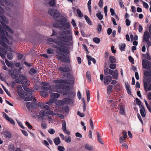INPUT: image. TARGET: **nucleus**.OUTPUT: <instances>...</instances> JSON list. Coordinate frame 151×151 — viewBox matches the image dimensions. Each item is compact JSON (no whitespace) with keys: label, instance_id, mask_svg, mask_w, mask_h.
I'll return each mask as SVG.
<instances>
[{"label":"nucleus","instance_id":"f257e3e1","mask_svg":"<svg viewBox=\"0 0 151 151\" xmlns=\"http://www.w3.org/2000/svg\"><path fill=\"white\" fill-rule=\"evenodd\" d=\"M52 31V34L51 35L52 37L48 39L47 41L56 43L58 46L54 47L56 48L57 50L62 51L66 43L72 40V37L71 35V33L70 30L60 32L58 33L53 30Z\"/></svg>","mask_w":151,"mask_h":151},{"label":"nucleus","instance_id":"f03ea898","mask_svg":"<svg viewBox=\"0 0 151 151\" xmlns=\"http://www.w3.org/2000/svg\"><path fill=\"white\" fill-rule=\"evenodd\" d=\"M0 17H1L0 22L3 27H2L0 24V34L2 35L1 38L4 41L9 44H11V43L9 42L8 39L6 37H8L10 38V37L8 35V33L4 29L8 31L11 34H13V32L9 27L6 25L9 22L7 18L5 16L3 15H1V14H0Z\"/></svg>","mask_w":151,"mask_h":151},{"label":"nucleus","instance_id":"7ed1b4c3","mask_svg":"<svg viewBox=\"0 0 151 151\" xmlns=\"http://www.w3.org/2000/svg\"><path fill=\"white\" fill-rule=\"evenodd\" d=\"M53 83L56 84L54 87L53 91L57 92H61V89L66 90L67 91L70 89L69 86L63 84H68L69 85L73 84L74 83V81H70L64 80H56L53 81Z\"/></svg>","mask_w":151,"mask_h":151},{"label":"nucleus","instance_id":"20e7f679","mask_svg":"<svg viewBox=\"0 0 151 151\" xmlns=\"http://www.w3.org/2000/svg\"><path fill=\"white\" fill-rule=\"evenodd\" d=\"M67 19L64 18H62L60 20L56 21V23L53 24V27L60 28L61 30H65L70 28V23L67 22Z\"/></svg>","mask_w":151,"mask_h":151},{"label":"nucleus","instance_id":"39448f33","mask_svg":"<svg viewBox=\"0 0 151 151\" xmlns=\"http://www.w3.org/2000/svg\"><path fill=\"white\" fill-rule=\"evenodd\" d=\"M17 89L18 93L19 95L22 99H25L24 100L25 101H30L33 99V101L34 102L35 101V99L33 96H31L30 97H25V96L24 93L22 90V86L19 85L17 87Z\"/></svg>","mask_w":151,"mask_h":151},{"label":"nucleus","instance_id":"423d86ee","mask_svg":"<svg viewBox=\"0 0 151 151\" xmlns=\"http://www.w3.org/2000/svg\"><path fill=\"white\" fill-rule=\"evenodd\" d=\"M58 58L61 60L63 62H66L69 63L70 60L69 58V56L68 55H64L60 54V53L57 55Z\"/></svg>","mask_w":151,"mask_h":151},{"label":"nucleus","instance_id":"0eeeda50","mask_svg":"<svg viewBox=\"0 0 151 151\" xmlns=\"http://www.w3.org/2000/svg\"><path fill=\"white\" fill-rule=\"evenodd\" d=\"M15 81L16 82L19 84H20L21 83L22 84H23L24 81L27 82V78L25 76L22 75L20 74L19 76L18 77H17L15 79Z\"/></svg>","mask_w":151,"mask_h":151},{"label":"nucleus","instance_id":"6e6552de","mask_svg":"<svg viewBox=\"0 0 151 151\" xmlns=\"http://www.w3.org/2000/svg\"><path fill=\"white\" fill-rule=\"evenodd\" d=\"M49 14L55 18H57L60 16V14L59 12L56 9H50L48 11Z\"/></svg>","mask_w":151,"mask_h":151},{"label":"nucleus","instance_id":"1a4fd4ad","mask_svg":"<svg viewBox=\"0 0 151 151\" xmlns=\"http://www.w3.org/2000/svg\"><path fill=\"white\" fill-rule=\"evenodd\" d=\"M142 65L143 68L149 70L151 68V63L150 62L146 59L142 61Z\"/></svg>","mask_w":151,"mask_h":151},{"label":"nucleus","instance_id":"9d476101","mask_svg":"<svg viewBox=\"0 0 151 151\" xmlns=\"http://www.w3.org/2000/svg\"><path fill=\"white\" fill-rule=\"evenodd\" d=\"M42 89L45 91H47L49 90H52L51 88H53L52 86H50L49 83H42Z\"/></svg>","mask_w":151,"mask_h":151},{"label":"nucleus","instance_id":"9b49d317","mask_svg":"<svg viewBox=\"0 0 151 151\" xmlns=\"http://www.w3.org/2000/svg\"><path fill=\"white\" fill-rule=\"evenodd\" d=\"M3 2L6 3V5L10 7L13 6L17 3L15 0H12V1H7V0H1Z\"/></svg>","mask_w":151,"mask_h":151},{"label":"nucleus","instance_id":"f8f14e48","mask_svg":"<svg viewBox=\"0 0 151 151\" xmlns=\"http://www.w3.org/2000/svg\"><path fill=\"white\" fill-rule=\"evenodd\" d=\"M3 117L8 121L10 122L11 124L13 125H15V123L14 121L12 119L9 118L7 115L4 112L2 113Z\"/></svg>","mask_w":151,"mask_h":151},{"label":"nucleus","instance_id":"ddd939ff","mask_svg":"<svg viewBox=\"0 0 151 151\" xmlns=\"http://www.w3.org/2000/svg\"><path fill=\"white\" fill-rule=\"evenodd\" d=\"M112 80V77L111 76H108L104 78V83L105 85H107L109 84Z\"/></svg>","mask_w":151,"mask_h":151},{"label":"nucleus","instance_id":"4468645a","mask_svg":"<svg viewBox=\"0 0 151 151\" xmlns=\"http://www.w3.org/2000/svg\"><path fill=\"white\" fill-rule=\"evenodd\" d=\"M150 37V35L148 31H146L144 34L143 37V42H144L146 41L149 40Z\"/></svg>","mask_w":151,"mask_h":151},{"label":"nucleus","instance_id":"2eb2a0df","mask_svg":"<svg viewBox=\"0 0 151 151\" xmlns=\"http://www.w3.org/2000/svg\"><path fill=\"white\" fill-rule=\"evenodd\" d=\"M58 69L60 71L64 72H68L69 70V68L68 66L60 67L58 68Z\"/></svg>","mask_w":151,"mask_h":151},{"label":"nucleus","instance_id":"dca6fc26","mask_svg":"<svg viewBox=\"0 0 151 151\" xmlns=\"http://www.w3.org/2000/svg\"><path fill=\"white\" fill-rule=\"evenodd\" d=\"M119 112L122 115H124L125 114L124 108L123 106L122 105H119Z\"/></svg>","mask_w":151,"mask_h":151},{"label":"nucleus","instance_id":"f3484780","mask_svg":"<svg viewBox=\"0 0 151 151\" xmlns=\"http://www.w3.org/2000/svg\"><path fill=\"white\" fill-rule=\"evenodd\" d=\"M63 101L64 103L67 104H72L73 103V101L72 99L68 98H65L63 99Z\"/></svg>","mask_w":151,"mask_h":151},{"label":"nucleus","instance_id":"a211bd4d","mask_svg":"<svg viewBox=\"0 0 151 151\" xmlns=\"http://www.w3.org/2000/svg\"><path fill=\"white\" fill-rule=\"evenodd\" d=\"M52 90H51V91H50V93L51 94L50 97L55 99L58 98L60 96V95L58 93H52Z\"/></svg>","mask_w":151,"mask_h":151},{"label":"nucleus","instance_id":"6ab92c4d","mask_svg":"<svg viewBox=\"0 0 151 151\" xmlns=\"http://www.w3.org/2000/svg\"><path fill=\"white\" fill-rule=\"evenodd\" d=\"M144 86L145 90L146 91H148L151 90V84L148 86L147 83L145 82L144 83Z\"/></svg>","mask_w":151,"mask_h":151},{"label":"nucleus","instance_id":"aec40b11","mask_svg":"<svg viewBox=\"0 0 151 151\" xmlns=\"http://www.w3.org/2000/svg\"><path fill=\"white\" fill-rule=\"evenodd\" d=\"M4 136L7 139L10 138L12 137V134L11 133L8 131H5L3 133Z\"/></svg>","mask_w":151,"mask_h":151},{"label":"nucleus","instance_id":"412c9836","mask_svg":"<svg viewBox=\"0 0 151 151\" xmlns=\"http://www.w3.org/2000/svg\"><path fill=\"white\" fill-rule=\"evenodd\" d=\"M41 109H44L45 110H48L49 109V107L48 106L46 105L45 104H41L39 105Z\"/></svg>","mask_w":151,"mask_h":151},{"label":"nucleus","instance_id":"4be33fe9","mask_svg":"<svg viewBox=\"0 0 151 151\" xmlns=\"http://www.w3.org/2000/svg\"><path fill=\"white\" fill-rule=\"evenodd\" d=\"M24 90L26 91L27 92H29L28 93H27L26 92L24 93L25 96H30L32 95V91H31L28 88H24Z\"/></svg>","mask_w":151,"mask_h":151},{"label":"nucleus","instance_id":"5701e85b","mask_svg":"<svg viewBox=\"0 0 151 151\" xmlns=\"http://www.w3.org/2000/svg\"><path fill=\"white\" fill-rule=\"evenodd\" d=\"M33 100V99H32V100L33 101V103L35 102L36 100H35V101L34 102V101ZM33 104H34V103H31L30 102H28L26 103V106L28 110H30V107H32Z\"/></svg>","mask_w":151,"mask_h":151},{"label":"nucleus","instance_id":"b1692460","mask_svg":"<svg viewBox=\"0 0 151 151\" xmlns=\"http://www.w3.org/2000/svg\"><path fill=\"white\" fill-rule=\"evenodd\" d=\"M66 94H68L69 96L71 97H74L76 95L75 92L72 91H68V93Z\"/></svg>","mask_w":151,"mask_h":151},{"label":"nucleus","instance_id":"393cba45","mask_svg":"<svg viewBox=\"0 0 151 151\" xmlns=\"http://www.w3.org/2000/svg\"><path fill=\"white\" fill-rule=\"evenodd\" d=\"M84 147L86 149L89 151L92 150L93 149V146L88 144H85Z\"/></svg>","mask_w":151,"mask_h":151},{"label":"nucleus","instance_id":"a878e982","mask_svg":"<svg viewBox=\"0 0 151 151\" xmlns=\"http://www.w3.org/2000/svg\"><path fill=\"white\" fill-rule=\"evenodd\" d=\"M91 0H89L87 3L88 8L90 14H91Z\"/></svg>","mask_w":151,"mask_h":151},{"label":"nucleus","instance_id":"bb28decb","mask_svg":"<svg viewBox=\"0 0 151 151\" xmlns=\"http://www.w3.org/2000/svg\"><path fill=\"white\" fill-rule=\"evenodd\" d=\"M96 134L97 136V140L101 144H103V143L102 142V140H101V136L100 133H99V132H97Z\"/></svg>","mask_w":151,"mask_h":151},{"label":"nucleus","instance_id":"cd10ccee","mask_svg":"<svg viewBox=\"0 0 151 151\" xmlns=\"http://www.w3.org/2000/svg\"><path fill=\"white\" fill-rule=\"evenodd\" d=\"M86 77L88 79V81L90 82L91 81V74L89 71H88L86 74Z\"/></svg>","mask_w":151,"mask_h":151},{"label":"nucleus","instance_id":"c85d7f7f","mask_svg":"<svg viewBox=\"0 0 151 151\" xmlns=\"http://www.w3.org/2000/svg\"><path fill=\"white\" fill-rule=\"evenodd\" d=\"M54 142L56 145H58L60 143V139L58 137L55 138L54 139Z\"/></svg>","mask_w":151,"mask_h":151},{"label":"nucleus","instance_id":"c756f323","mask_svg":"<svg viewBox=\"0 0 151 151\" xmlns=\"http://www.w3.org/2000/svg\"><path fill=\"white\" fill-rule=\"evenodd\" d=\"M118 73L117 70H115L113 74L112 77L113 79H116L117 78L118 76Z\"/></svg>","mask_w":151,"mask_h":151},{"label":"nucleus","instance_id":"7c9ffc66","mask_svg":"<svg viewBox=\"0 0 151 151\" xmlns=\"http://www.w3.org/2000/svg\"><path fill=\"white\" fill-rule=\"evenodd\" d=\"M110 62L112 63H116V59L114 56L110 55L109 57Z\"/></svg>","mask_w":151,"mask_h":151},{"label":"nucleus","instance_id":"2f4dec72","mask_svg":"<svg viewBox=\"0 0 151 151\" xmlns=\"http://www.w3.org/2000/svg\"><path fill=\"white\" fill-rule=\"evenodd\" d=\"M84 18L86 21L87 23L89 25H92V22H91V20L90 18L86 15L84 16Z\"/></svg>","mask_w":151,"mask_h":151},{"label":"nucleus","instance_id":"473e14b6","mask_svg":"<svg viewBox=\"0 0 151 151\" xmlns=\"http://www.w3.org/2000/svg\"><path fill=\"white\" fill-rule=\"evenodd\" d=\"M142 107V109L140 110V113L141 115L143 117H144L145 116V108L143 106H141Z\"/></svg>","mask_w":151,"mask_h":151},{"label":"nucleus","instance_id":"72a5a7b5","mask_svg":"<svg viewBox=\"0 0 151 151\" xmlns=\"http://www.w3.org/2000/svg\"><path fill=\"white\" fill-rule=\"evenodd\" d=\"M125 85L128 93L129 94L131 95V91L130 86L127 83H125Z\"/></svg>","mask_w":151,"mask_h":151},{"label":"nucleus","instance_id":"f704fd0d","mask_svg":"<svg viewBox=\"0 0 151 151\" xmlns=\"http://www.w3.org/2000/svg\"><path fill=\"white\" fill-rule=\"evenodd\" d=\"M39 114L41 117L45 116L47 115L46 111L44 110H41Z\"/></svg>","mask_w":151,"mask_h":151},{"label":"nucleus","instance_id":"c9c22d12","mask_svg":"<svg viewBox=\"0 0 151 151\" xmlns=\"http://www.w3.org/2000/svg\"><path fill=\"white\" fill-rule=\"evenodd\" d=\"M62 124L63 131H65V130L66 129V121L64 120H63Z\"/></svg>","mask_w":151,"mask_h":151},{"label":"nucleus","instance_id":"e433bc0d","mask_svg":"<svg viewBox=\"0 0 151 151\" xmlns=\"http://www.w3.org/2000/svg\"><path fill=\"white\" fill-rule=\"evenodd\" d=\"M40 93L41 96L44 97H46L48 96V92L44 91H40Z\"/></svg>","mask_w":151,"mask_h":151},{"label":"nucleus","instance_id":"4c0bfd02","mask_svg":"<svg viewBox=\"0 0 151 151\" xmlns=\"http://www.w3.org/2000/svg\"><path fill=\"white\" fill-rule=\"evenodd\" d=\"M112 88L113 86L112 85H110L108 86L107 88V93L108 94H109L111 93Z\"/></svg>","mask_w":151,"mask_h":151},{"label":"nucleus","instance_id":"58836bf2","mask_svg":"<svg viewBox=\"0 0 151 151\" xmlns=\"http://www.w3.org/2000/svg\"><path fill=\"white\" fill-rule=\"evenodd\" d=\"M86 57L88 60L90 61H92L94 64L96 63V61L93 58L91 57L88 55H87Z\"/></svg>","mask_w":151,"mask_h":151},{"label":"nucleus","instance_id":"ea45409f","mask_svg":"<svg viewBox=\"0 0 151 151\" xmlns=\"http://www.w3.org/2000/svg\"><path fill=\"white\" fill-rule=\"evenodd\" d=\"M126 45L124 43H122L119 45V47L120 50L122 51H123L125 48Z\"/></svg>","mask_w":151,"mask_h":151},{"label":"nucleus","instance_id":"a19ab883","mask_svg":"<svg viewBox=\"0 0 151 151\" xmlns=\"http://www.w3.org/2000/svg\"><path fill=\"white\" fill-rule=\"evenodd\" d=\"M56 100V99H55L50 97L49 101L46 103V104H52L55 102Z\"/></svg>","mask_w":151,"mask_h":151},{"label":"nucleus","instance_id":"79ce46f5","mask_svg":"<svg viewBox=\"0 0 151 151\" xmlns=\"http://www.w3.org/2000/svg\"><path fill=\"white\" fill-rule=\"evenodd\" d=\"M144 74L146 77L148 76H151V70L150 71L147 70L144 71Z\"/></svg>","mask_w":151,"mask_h":151},{"label":"nucleus","instance_id":"37998d69","mask_svg":"<svg viewBox=\"0 0 151 151\" xmlns=\"http://www.w3.org/2000/svg\"><path fill=\"white\" fill-rule=\"evenodd\" d=\"M96 16L99 20H101L102 19L103 16L100 13H97L96 14Z\"/></svg>","mask_w":151,"mask_h":151},{"label":"nucleus","instance_id":"c03bdc74","mask_svg":"<svg viewBox=\"0 0 151 151\" xmlns=\"http://www.w3.org/2000/svg\"><path fill=\"white\" fill-rule=\"evenodd\" d=\"M93 42L97 44L99 43L100 42V39L98 37H95L93 38Z\"/></svg>","mask_w":151,"mask_h":151},{"label":"nucleus","instance_id":"a18cd8bd","mask_svg":"<svg viewBox=\"0 0 151 151\" xmlns=\"http://www.w3.org/2000/svg\"><path fill=\"white\" fill-rule=\"evenodd\" d=\"M55 0H51L49 2V4L51 6H53L55 4Z\"/></svg>","mask_w":151,"mask_h":151},{"label":"nucleus","instance_id":"49530a36","mask_svg":"<svg viewBox=\"0 0 151 151\" xmlns=\"http://www.w3.org/2000/svg\"><path fill=\"white\" fill-rule=\"evenodd\" d=\"M46 114H49L51 115H54V114H55V113H54L51 110H46Z\"/></svg>","mask_w":151,"mask_h":151},{"label":"nucleus","instance_id":"de8ad7c7","mask_svg":"<svg viewBox=\"0 0 151 151\" xmlns=\"http://www.w3.org/2000/svg\"><path fill=\"white\" fill-rule=\"evenodd\" d=\"M37 72V70L34 68H31L29 72V73L31 75H33Z\"/></svg>","mask_w":151,"mask_h":151},{"label":"nucleus","instance_id":"09e8293b","mask_svg":"<svg viewBox=\"0 0 151 151\" xmlns=\"http://www.w3.org/2000/svg\"><path fill=\"white\" fill-rule=\"evenodd\" d=\"M86 93L87 96V100L88 102H89L90 99V94L89 91L88 90H86Z\"/></svg>","mask_w":151,"mask_h":151},{"label":"nucleus","instance_id":"8fccbe9b","mask_svg":"<svg viewBox=\"0 0 151 151\" xmlns=\"http://www.w3.org/2000/svg\"><path fill=\"white\" fill-rule=\"evenodd\" d=\"M77 12L79 17H81L83 16V14L80 10L79 9H77Z\"/></svg>","mask_w":151,"mask_h":151},{"label":"nucleus","instance_id":"3c124183","mask_svg":"<svg viewBox=\"0 0 151 151\" xmlns=\"http://www.w3.org/2000/svg\"><path fill=\"white\" fill-rule=\"evenodd\" d=\"M71 23L73 27L75 28V29H76L77 28V27H76V24L74 19H73L72 20Z\"/></svg>","mask_w":151,"mask_h":151},{"label":"nucleus","instance_id":"603ef678","mask_svg":"<svg viewBox=\"0 0 151 151\" xmlns=\"http://www.w3.org/2000/svg\"><path fill=\"white\" fill-rule=\"evenodd\" d=\"M13 54L12 53H10L7 55V57L8 59L11 60L13 58Z\"/></svg>","mask_w":151,"mask_h":151},{"label":"nucleus","instance_id":"864d4df0","mask_svg":"<svg viewBox=\"0 0 151 151\" xmlns=\"http://www.w3.org/2000/svg\"><path fill=\"white\" fill-rule=\"evenodd\" d=\"M6 51L3 48H0V53L2 54H4L6 55Z\"/></svg>","mask_w":151,"mask_h":151},{"label":"nucleus","instance_id":"5fc2aeb1","mask_svg":"<svg viewBox=\"0 0 151 151\" xmlns=\"http://www.w3.org/2000/svg\"><path fill=\"white\" fill-rule=\"evenodd\" d=\"M118 2H119V3L120 5V6L121 8H122L123 9H124V6L123 4V3L122 1V0H119Z\"/></svg>","mask_w":151,"mask_h":151},{"label":"nucleus","instance_id":"6e6d98bb","mask_svg":"<svg viewBox=\"0 0 151 151\" xmlns=\"http://www.w3.org/2000/svg\"><path fill=\"white\" fill-rule=\"evenodd\" d=\"M63 109L65 111L66 113H68L69 111V107L68 106H65L63 108Z\"/></svg>","mask_w":151,"mask_h":151},{"label":"nucleus","instance_id":"4d7b16f0","mask_svg":"<svg viewBox=\"0 0 151 151\" xmlns=\"http://www.w3.org/2000/svg\"><path fill=\"white\" fill-rule=\"evenodd\" d=\"M48 132L51 134H53L55 132V131L54 129H50L48 130Z\"/></svg>","mask_w":151,"mask_h":151},{"label":"nucleus","instance_id":"13d9d810","mask_svg":"<svg viewBox=\"0 0 151 151\" xmlns=\"http://www.w3.org/2000/svg\"><path fill=\"white\" fill-rule=\"evenodd\" d=\"M8 148L10 151H14L15 149L14 146L13 145H10L9 146Z\"/></svg>","mask_w":151,"mask_h":151},{"label":"nucleus","instance_id":"bf43d9fd","mask_svg":"<svg viewBox=\"0 0 151 151\" xmlns=\"http://www.w3.org/2000/svg\"><path fill=\"white\" fill-rule=\"evenodd\" d=\"M54 115L57 116L59 117L61 119H63L64 118V116L63 114H59L55 113V114H54Z\"/></svg>","mask_w":151,"mask_h":151},{"label":"nucleus","instance_id":"052dcab7","mask_svg":"<svg viewBox=\"0 0 151 151\" xmlns=\"http://www.w3.org/2000/svg\"><path fill=\"white\" fill-rule=\"evenodd\" d=\"M103 0H100L99 3V6L101 8L103 6Z\"/></svg>","mask_w":151,"mask_h":151},{"label":"nucleus","instance_id":"680f3d73","mask_svg":"<svg viewBox=\"0 0 151 151\" xmlns=\"http://www.w3.org/2000/svg\"><path fill=\"white\" fill-rule=\"evenodd\" d=\"M58 150L60 151H63L65 149L64 147L61 146H59L58 147Z\"/></svg>","mask_w":151,"mask_h":151},{"label":"nucleus","instance_id":"e2e57ef3","mask_svg":"<svg viewBox=\"0 0 151 151\" xmlns=\"http://www.w3.org/2000/svg\"><path fill=\"white\" fill-rule=\"evenodd\" d=\"M145 42H146L147 44V48L148 49L150 46H151V42L149 40Z\"/></svg>","mask_w":151,"mask_h":151},{"label":"nucleus","instance_id":"0e129e2a","mask_svg":"<svg viewBox=\"0 0 151 151\" xmlns=\"http://www.w3.org/2000/svg\"><path fill=\"white\" fill-rule=\"evenodd\" d=\"M25 124L26 126L29 128V129H32V126L29 123L27 122H25Z\"/></svg>","mask_w":151,"mask_h":151},{"label":"nucleus","instance_id":"69168bd1","mask_svg":"<svg viewBox=\"0 0 151 151\" xmlns=\"http://www.w3.org/2000/svg\"><path fill=\"white\" fill-rule=\"evenodd\" d=\"M109 68L112 69H114L116 68V65L115 64H110Z\"/></svg>","mask_w":151,"mask_h":151},{"label":"nucleus","instance_id":"338daca9","mask_svg":"<svg viewBox=\"0 0 151 151\" xmlns=\"http://www.w3.org/2000/svg\"><path fill=\"white\" fill-rule=\"evenodd\" d=\"M41 127L42 129H45L47 127V125L45 123H41Z\"/></svg>","mask_w":151,"mask_h":151},{"label":"nucleus","instance_id":"774afa93","mask_svg":"<svg viewBox=\"0 0 151 151\" xmlns=\"http://www.w3.org/2000/svg\"><path fill=\"white\" fill-rule=\"evenodd\" d=\"M125 22L127 26H129L130 25L131 22L128 19H126Z\"/></svg>","mask_w":151,"mask_h":151}]
</instances>
